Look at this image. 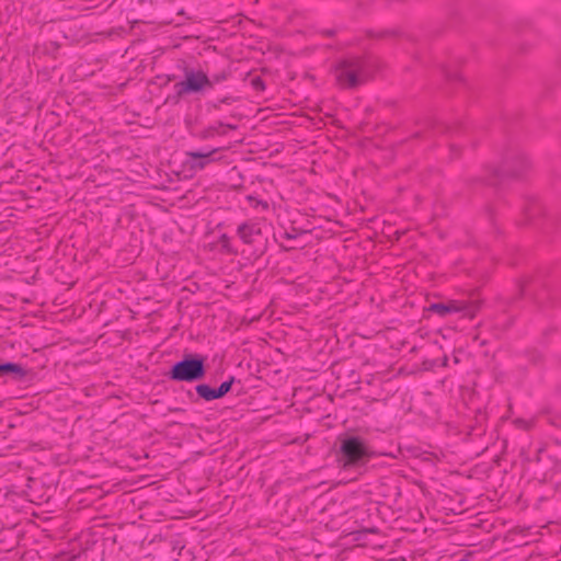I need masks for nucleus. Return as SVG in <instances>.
I'll return each mask as SVG.
<instances>
[{
  "label": "nucleus",
  "mask_w": 561,
  "mask_h": 561,
  "mask_svg": "<svg viewBox=\"0 0 561 561\" xmlns=\"http://www.w3.org/2000/svg\"><path fill=\"white\" fill-rule=\"evenodd\" d=\"M204 376V364L201 359H184L176 363L171 371V378L180 381H194Z\"/></svg>",
  "instance_id": "obj_1"
},
{
  "label": "nucleus",
  "mask_w": 561,
  "mask_h": 561,
  "mask_svg": "<svg viewBox=\"0 0 561 561\" xmlns=\"http://www.w3.org/2000/svg\"><path fill=\"white\" fill-rule=\"evenodd\" d=\"M430 311L436 312L440 317H446L450 313L461 312L465 317L473 318L476 308L468 306L463 301L453 300L447 304H433L428 308Z\"/></svg>",
  "instance_id": "obj_3"
},
{
  "label": "nucleus",
  "mask_w": 561,
  "mask_h": 561,
  "mask_svg": "<svg viewBox=\"0 0 561 561\" xmlns=\"http://www.w3.org/2000/svg\"><path fill=\"white\" fill-rule=\"evenodd\" d=\"M0 373H14L23 375V369L20 365L13 363L0 364Z\"/></svg>",
  "instance_id": "obj_9"
},
{
  "label": "nucleus",
  "mask_w": 561,
  "mask_h": 561,
  "mask_svg": "<svg viewBox=\"0 0 561 561\" xmlns=\"http://www.w3.org/2000/svg\"><path fill=\"white\" fill-rule=\"evenodd\" d=\"M341 450L347 457L345 466L352 465L367 455L366 446L357 437L345 439L342 443Z\"/></svg>",
  "instance_id": "obj_4"
},
{
  "label": "nucleus",
  "mask_w": 561,
  "mask_h": 561,
  "mask_svg": "<svg viewBox=\"0 0 561 561\" xmlns=\"http://www.w3.org/2000/svg\"><path fill=\"white\" fill-rule=\"evenodd\" d=\"M216 152L217 149H211L208 151H188L186 152L188 158V160H186V164L191 170H202L215 160L213 156Z\"/></svg>",
  "instance_id": "obj_6"
},
{
  "label": "nucleus",
  "mask_w": 561,
  "mask_h": 561,
  "mask_svg": "<svg viewBox=\"0 0 561 561\" xmlns=\"http://www.w3.org/2000/svg\"><path fill=\"white\" fill-rule=\"evenodd\" d=\"M259 233V230L253 225L243 224L238 229L239 237L243 240L245 243L253 242L254 236Z\"/></svg>",
  "instance_id": "obj_8"
},
{
  "label": "nucleus",
  "mask_w": 561,
  "mask_h": 561,
  "mask_svg": "<svg viewBox=\"0 0 561 561\" xmlns=\"http://www.w3.org/2000/svg\"><path fill=\"white\" fill-rule=\"evenodd\" d=\"M232 381L222 382L217 389H211L207 385H198L197 393L205 400L210 401L225 396L231 388Z\"/></svg>",
  "instance_id": "obj_7"
},
{
  "label": "nucleus",
  "mask_w": 561,
  "mask_h": 561,
  "mask_svg": "<svg viewBox=\"0 0 561 561\" xmlns=\"http://www.w3.org/2000/svg\"><path fill=\"white\" fill-rule=\"evenodd\" d=\"M357 61H346L336 69V80L344 88H352L358 84Z\"/></svg>",
  "instance_id": "obj_5"
},
{
  "label": "nucleus",
  "mask_w": 561,
  "mask_h": 561,
  "mask_svg": "<svg viewBox=\"0 0 561 561\" xmlns=\"http://www.w3.org/2000/svg\"><path fill=\"white\" fill-rule=\"evenodd\" d=\"M180 92H198L207 88H211L213 83L203 71H188L185 79L179 84Z\"/></svg>",
  "instance_id": "obj_2"
}]
</instances>
